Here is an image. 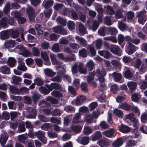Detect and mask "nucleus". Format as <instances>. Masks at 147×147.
Wrapping results in <instances>:
<instances>
[{
    "mask_svg": "<svg viewBox=\"0 0 147 147\" xmlns=\"http://www.w3.org/2000/svg\"><path fill=\"white\" fill-rule=\"evenodd\" d=\"M61 85L55 83H53L50 85H48L47 88L49 89L48 90L44 87H41L39 88V90L40 92L42 94L46 95L49 93L50 91H51L53 89H60L61 88Z\"/></svg>",
    "mask_w": 147,
    "mask_h": 147,
    "instance_id": "obj_1",
    "label": "nucleus"
},
{
    "mask_svg": "<svg viewBox=\"0 0 147 147\" xmlns=\"http://www.w3.org/2000/svg\"><path fill=\"white\" fill-rule=\"evenodd\" d=\"M95 74L98 78L100 83V86L103 87L105 86V84L104 83L105 81L104 77L106 74L105 70L102 69L101 71H100L99 69H98L96 70V73Z\"/></svg>",
    "mask_w": 147,
    "mask_h": 147,
    "instance_id": "obj_2",
    "label": "nucleus"
},
{
    "mask_svg": "<svg viewBox=\"0 0 147 147\" xmlns=\"http://www.w3.org/2000/svg\"><path fill=\"white\" fill-rule=\"evenodd\" d=\"M86 100V99L85 96L80 95L77 97L76 99L72 101L71 103L73 105H79L85 102Z\"/></svg>",
    "mask_w": 147,
    "mask_h": 147,
    "instance_id": "obj_3",
    "label": "nucleus"
},
{
    "mask_svg": "<svg viewBox=\"0 0 147 147\" xmlns=\"http://www.w3.org/2000/svg\"><path fill=\"white\" fill-rule=\"evenodd\" d=\"M49 55L52 64L54 65H57L56 69H57L59 68H62V67L61 66L62 65V63L59 62L57 59L56 55L51 53Z\"/></svg>",
    "mask_w": 147,
    "mask_h": 147,
    "instance_id": "obj_4",
    "label": "nucleus"
},
{
    "mask_svg": "<svg viewBox=\"0 0 147 147\" xmlns=\"http://www.w3.org/2000/svg\"><path fill=\"white\" fill-rule=\"evenodd\" d=\"M17 48L19 49L21 52L19 54L22 55L25 57L31 56L32 53L29 51L25 49L21 45H18L17 47Z\"/></svg>",
    "mask_w": 147,
    "mask_h": 147,
    "instance_id": "obj_5",
    "label": "nucleus"
},
{
    "mask_svg": "<svg viewBox=\"0 0 147 147\" xmlns=\"http://www.w3.org/2000/svg\"><path fill=\"white\" fill-rule=\"evenodd\" d=\"M103 135L109 138L115 137L117 134L116 131L113 129H111L109 130L105 131L102 132Z\"/></svg>",
    "mask_w": 147,
    "mask_h": 147,
    "instance_id": "obj_6",
    "label": "nucleus"
},
{
    "mask_svg": "<svg viewBox=\"0 0 147 147\" xmlns=\"http://www.w3.org/2000/svg\"><path fill=\"white\" fill-rule=\"evenodd\" d=\"M146 13V11H144L141 12L137 15V17L138 18V22L139 23L144 24L146 22L147 18L145 15Z\"/></svg>",
    "mask_w": 147,
    "mask_h": 147,
    "instance_id": "obj_7",
    "label": "nucleus"
},
{
    "mask_svg": "<svg viewBox=\"0 0 147 147\" xmlns=\"http://www.w3.org/2000/svg\"><path fill=\"white\" fill-rule=\"evenodd\" d=\"M126 118L130 120L133 122V125L135 129L137 128L138 125L137 120L134 118V115L133 113H129L125 115Z\"/></svg>",
    "mask_w": 147,
    "mask_h": 147,
    "instance_id": "obj_8",
    "label": "nucleus"
},
{
    "mask_svg": "<svg viewBox=\"0 0 147 147\" xmlns=\"http://www.w3.org/2000/svg\"><path fill=\"white\" fill-rule=\"evenodd\" d=\"M138 49V47L131 43L129 44L126 50L127 53L129 55H131L134 53Z\"/></svg>",
    "mask_w": 147,
    "mask_h": 147,
    "instance_id": "obj_9",
    "label": "nucleus"
},
{
    "mask_svg": "<svg viewBox=\"0 0 147 147\" xmlns=\"http://www.w3.org/2000/svg\"><path fill=\"white\" fill-rule=\"evenodd\" d=\"M30 21L33 22L35 20V14L34 9L31 7H29L27 11Z\"/></svg>",
    "mask_w": 147,
    "mask_h": 147,
    "instance_id": "obj_10",
    "label": "nucleus"
},
{
    "mask_svg": "<svg viewBox=\"0 0 147 147\" xmlns=\"http://www.w3.org/2000/svg\"><path fill=\"white\" fill-rule=\"evenodd\" d=\"M66 71L64 70L62 71L59 70L57 73V76L52 78V80L55 81L59 82L61 80V78L64 76Z\"/></svg>",
    "mask_w": 147,
    "mask_h": 147,
    "instance_id": "obj_11",
    "label": "nucleus"
},
{
    "mask_svg": "<svg viewBox=\"0 0 147 147\" xmlns=\"http://www.w3.org/2000/svg\"><path fill=\"white\" fill-rule=\"evenodd\" d=\"M94 72L92 74L90 73L87 78V81L88 82L91 84L93 86H96V82L94 81Z\"/></svg>",
    "mask_w": 147,
    "mask_h": 147,
    "instance_id": "obj_12",
    "label": "nucleus"
},
{
    "mask_svg": "<svg viewBox=\"0 0 147 147\" xmlns=\"http://www.w3.org/2000/svg\"><path fill=\"white\" fill-rule=\"evenodd\" d=\"M41 57L45 61V64L47 65H50L51 62L49 60V58L47 53L44 51H42L41 52Z\"/></svg>",
    "mask_w": 147,
    "mask_h": 147,
    "instance_id": "obj_13",
    "label": "nucleus"
},
{
    "mask_svg": "<svg viewBox=\"0 0 147 147\" xmlns=\"http://www.w3.org/2000/svg\"><path fill=\"white\" fill-rule=\"evenodd\" d=\"M127 86L130 89V92L132 93L136 89L137 84V83L133 81H130L127 83Z\"/></svg>",
    "mask_w": 147,
    "mask_h": 147,
    "instance_id": "obj_14",
    "label": "nucleus"
},
{
    "mask_svg": "<svg viewBox=\"0 0 147 147\" xmlns=\"http://www.w3.org/2000/svg\"><path fill=\"white\" fill-rule=\"evenodd\" d=\"M84 121L89 124L95 123L96 122L95 120H94L92 116L89 115H85L84 117Z\"/></svg>",
    "mask_w": 147,
    "mask_h": 147,
    "instance_id": "obj_15",
    "label": "nucleus"
},
{
    "mask_svg": "<svg viewBox=\"0 0 147 147\" xmlns=\"http://www.w3.org/2000/svg\"><path fill=\"white\" fill-rule=\"evenodd\" d=\"M118 129L120 131L125 133L128 132L130 130V129L129 127L124 125H119L118 127Z\"/></svg>",
    "mask_w": 147,
    "mask_h": 147,
    "instance_id": "obj_16",
    "label": "nucleus"
},
{
    "mask_svg": "<svg viewBox=\"0 0 147 147\" xmlns=\"http://www.w3.org/2000/svg\"><path fill=\"white\" fill-rule=\"evenodd\" d=\"M112 75L115 81L119 82L121 81V83L123 82L124 80H122V77L120 74L115 72L112 74Z\"/></svg>",
    "mask_w": 147,
    "mask_h": 147,
    "instance_id": "obj_17",
    "label": "nucleus"
},
{
    "mask_svg": "<svg viewBox=\"0 0 147 147\" xmlns=\"http://www.w3.org/2000/svg\"><path fill=\"white\" fill-rule=\"evenodd\" d=\"M16 45L15 42L14 41L9 40L5 41L4 43V46L6 48L9 47H13Z\"/></svg>",
    "mask_w": 147,
    "mask_h": 147,
    "instance_id": "obj_18",
    "label": "nucleus"
},
{
    "mask_svg": "<svg viewBox=\"0 0 147 147\" xmlns=\"http://www.w3.org/2000/svg\"><path fill=\"white\" fill-rule=\"evenodd\" d=\"M8 139V136L6 134H1L0 138V143L1 146H3Z\"/></svg>",
    "mask_w": 147,
    "mask_h": 147,
    "instance_id": "obj_19",
    "label": "nucleus"
},
{
    "mask_svg": "<svg viewBox=\"0 0 147 147\" xmlns=\"http://www.w3.org/2000/svg\"><path fill=\"white\" fill-rule=\"evenodd\" d=\"M110 51L113 53L119 55L120 49L119 47L117 45H114L110 48Z\"/></svg>",
    "mask_w": 147,
    "mask_h": 147,
    "instance_id": "obj_20",
    "label": "nucleus"
},
{
    "mask_svg": "<svg viewBox=\"0 0 147 147\" xmlns=\"http://www.w3.org/2000/svg\"><path fill=\"white\" fill-rule=\"evenodd\" d=\"M102 136L101 132L99 131H97L92 136V140L94 141H96L101 138Z\"/></svg>",
    "mask_w": 147,
    "mask_h": 147,
    "instance_id": "obj_21",
    "label": "nucleus"
},
{
    "mask_svg": "<svg viewBox=\"0 0 147 147\" xmlns=\"http://www.w3.org/2000/svg\"><path fill=\"white\" fill-rule=\"evenodd\" d=\"M9 90L11 92L15 94H20L21 92L20 89L14 86H11L9 87Z\"/></svg>",
    "mask_w": 147,
    "mask_h": 147,
    "instance_id": "obj_22",
    "label": "nucleus"
},
{
    "mask_svg": "<svg viewBox=\"0 0 147 147\" xmlns=\"http://www.w3.org/2000/svg\"><path fill=\"white\" fill-rule=\"evenodd\" d=\"M75 38L83 46H85L87 45L86 41L84 38L77 36L75 37Z\"/></svg>",
    "mask_w": 147,
    "mask_h": 147,
    "instance_id": "obj_23",
    "label": "nucleus"
},
{
    "mask_svg": "<svg viewBox=\"0 0 147 147\" xmlns=\"http://www.w3.org/2000/svg\"><path fill=\"white\" fill-rule=\"evenodd\" d=\"M123 144V141L122 139L121 138H119L114 141L112 146L114 147H119L121 146Z\"/></svg>",
    "mask_w": 147,
    "mask_h": 147,
    "instance_id": "obj_24",
    "label": "nucleus"
},
{
    "mask_svg": "<svg viewBox=\"0 0 147 147\" xmlns=\"http://www.w3.org/2000/svg\"><path fill=\"white\" fill-rule=\"evenodd\" d=\"M98 144L101 147H107L109 144L107 139L99 140Z\"/></svg>",
    "mask_w": 147,
    "mask_h": 147,
    "instance_id": "obj_25",
    "label": "nucleus"
},
{
    "mask_svg": "<svg viewBox=\"0 0 147 147\" xmlns=\"http://www.w3.org/2000/svg\"><path fill=\"white\" fill-rule=\"evenodd\" d=\"M18 70L23 71H25L27 70L26 67L25 65V63L22 61H19V65L17 67Z\"/></svg>",
    "mask_w": 147,
    "mask_h": 147,
    "instance_id": "obj_26",
    "label": "nucleus"
},
{
    "mask_svg": "<svg viewBox=\"0 0 147 147\" xmlns=\"http://www.w3.org/2000/svg\"><path fill=\"white\" fill-rule=\"evenodd\" d=\"M79 31L80 34L82 35H83L87 33L86 29L84 26L81 24H80L78 26Z\"/></svg>",
    "mask_w": 147,
    "mask_h": 147,
    "instance_id": "obj_27",
    "label": "nucleus"
},
{
    "mask_svg": "<svg viewBox=\"0 0 147 147\" xmlns=\"http://www.w3.org/2000/svg\"><path fill=\"white\" fill-rule=\"evenodd\" d=\"M98 53L100 56H103L106 59H108L110 56L109 52L106 51H99Z\"/></svg>",
    "mask_w": 147,
    "mask_h": 147,
    "instance_id": "obj_28",
    "label": "nucleus"
},
{
    "mask_svg": "<svg viewBox=\"0 0 147 147\" xmlns=\"http://www.w3.org/2000/svg\"><path fill=\"white\" fill-rule=\"evenodd\" d=\"M45 74L47 76L52 77L55 76L56 72H53L52 70L49 68H47L44 70Z\"/></svg>",
    "mask_w": 147,
    "mask_h": 147,
    "instance_id": "obj_29",
    "label": "nucleus"
},
{
    "mask_svg": "<svg viewBox=\"0 0 147 147\" xmlns=\"http://www.w3.org/2000/svg\"><path fill=\"white\" fill-rule=\"evenodd\" d=\"M56 22L63 26H66V20L62 18L60 16H58L56 19Z\"/></svg>",
    "mask_w": 147,
    "mask_h": 147,
    "instance_id": "obj_30",
    "label": "nucleus"
},
{
    "mask_svg": "<svg viewBox=\"0 0 147 147\" xmlns=\"http://www.w3.org/2000/svg\"><path fill=\"white\" fill-rule=\"evenodd\" d=\"M71 128L74 131L78 133L81 131L82 129V126L79 125H74L71 127Z\"/></svg>",
    "mask_w": 147,
    "mask_h": 147,
    "instance_id": "obj_31",
    "label": "nucleus"
},
{
    "mask_svg": "<svg viewBox=\"0 0 147 147\" xmlns=\"http://www.w3.org/2000/svg\"><path fill=\"white\" fill-rule=\"evenodd\" d=\"M114 113L118 117L122 118L123 115V112L121 110L115 108L113 110Z\"/></svg>",
    "mask_w": 147,
    "mask_h": 147,
    "instance_id": "obj_32",
    "label": "nucleus"
},
{
    "mask_svg": "<svg viewBox=\"0 0 147 147\" xmlns=\"http://www.w3.org/2000/svg\"><path fill=\"white\" fill-rule=\"evenodd\" d=\"M8 23V20L5 17L2 18L0 20L1 26L4 28L6 27L7 24Z\"/></svg>",
    "mask_w": 147,
    "mask_h": 147,
    "instance_id": "obj_33",
    "label": "nucleus"
},
{
    "mask_svg": "<svg viewBox=\"0 0 147 147\" xmlns=\"http://www.w3.org/2000/svg\"><path fill=\"white\" fill-rule=\"evenodd\" d=\"M103 21L104 23L108 26H111L113 24L111 19L110 17L108 16H106L104 18Z\"/></svg>",
    "mask_w": 147,
    "mask_h": 147,
    "instance_id": "obj_34",
    "label": "nucleus"
},
{
    "mask_svg": "<svg viewBox=\"0 0 147 147\" xmlns=\"http://www.w3.org/2000/svg\"><path fill=\"white\" fill-rule=\"evenodd\" d=\"M95 7V9L99 13H102L103 12L104 10L102 8V6L100 4L97 3H94V5Z\"/></svg>",
    "mask_w": 147,
    "mask_h": 147,
    "instance_id": "obj_35",
    "label": "nucleus"
},
{
    "mask_svg": "<svg viewBox=\"0 0 147 147\" xmlns=\"http://www.w3.org/2000/svg\"><path fill=\"white\" fill-rule=\"evenodd\" d=\"M118 107L127 110L131 109V107L125 102L119 104Z\"/></svg>",
    "mask_w": 147,
    "mask_h": 147,
    "instance_id": "obj_36",
    "label": "nucleus"
},
{
    "mask_svg": "<svg viewBox=\"0 0 147 147\" xmlns=\"http://www.w3.org/2000/svg\"><path fill=\"white\" fill-rule=\"evenodd\" d=\"M11 9L10 4L9 2L6 3L3 8V11L4 13L7 14L8 13Z\"/></svg>",
    "mask_w": 147,
    "mask_h": 147,
    "instance_id": "obj_37",
    "label": "nucleus"
},
{
    "mask_svg": "<svg viewBox=\"0 0 147 147\" xmlns=\"http://www.w3.org/2000/svg\"><path fill=\"white\" fill-rule=\"evenodd\" d=\"M0 70L3 74H8L10 73L9 69L5 66H3L0 68Z\"/></svg>",
    "mask_w": 147,
    "mask_h": 147,
    "instance_id": "obj_38",
    "label": "nucleus"
},
{
    "mask_svg": "<svg viewBox=\"0 0 147 147\" xmlns=\"http://www.w3.org/2000/svg\"><path fill=\"white\" fill-rule=\"evenodd\" d=\"M96 43V47L97 49H100L102 46V40L100 39H98L93 42V43Z\"/></svg>",
    "mask_w": 147,
    "mask_h": 147,
    "instance_id": "obj_39",
    "label": "nucleus"
},
{
    "mask_svg": "<svg viewBox=\"0 0 147 147\" xmlns=\"http://www.w3.org/2000/svg\"><path fill=\"white\" fill-rule=\"evenodd\" d=\"M105 7L106 8V12L107 14L112 15L114 13V11L111 6L108 5Z\"/></svg>",
    "mask_w": 147,
    "mask_h": 147,
    "instance_id": "obj_40",
    "label": "nucleus"
},
{
    "mask_svg": "<svg viewBox=\"0 0 147 147\" xmlns=\"http://www.w3.org/2000/svg\"><path fill=\"white\" fill-rule=\"evenodd\" d=\"M81 117V114L80 113H77L75 114L73 119V122L74 123H78L79 122L78 120L80 119Z\"/></svg>",
    "mask_w": 147,
    "mask_h": 147,
    "instance_id": "obj_41",
    "label": "nucleus"
},
{
    "mask_svg": "<svg viewBox=\"0 0 147 147\" xmlns=\"http://www.w3.org/2000/svg\"><path fill=\"white\" fill-rule=\"evenodd\" d=\"M141 122L143 123H147V113L145 112L143 113L141 117Z\"/></svg>",
    "mask_w": 147,
    "mask_h": 147,
    "instance_id": "obj_42",
    "label": "nucleus"
},
{
    "mask_svg": "<svg viewBox=\"0 0 147 147\" xmlns=\"http://www.w3.org/2000/svg\"><path fill=\"white\" fill-rule=\"evenodd\" d=\"M16 63V60L14 58L9 57L7 61L8 64L11 67H13Z\"/></svg>",
    "mask_w": 147,
    "mask_h": 147,
    "instance_id": "obj_43",
    "label": "nucleus"
},
{
    "mask_svg": "<svg viewBox=\"0 0 147 147\" xmlns=\"http://www.w3.org/2000/svg\"><path fill=\"white\" fill-rule=\"evenodd\" d=\"M32 54L35 56L38 57L40 54V51L39 50L35 47L32 48Z\"/></svg>",
    "mask_w": 147,
    "mask_h": 147,
    "instance_id": "obj_44",
    "label": "nucleus"
},
{
    "mask_svg": "<svg viewBox=\"0 0 147 147\" xmlns=\"http://www.w3.org/2000/svg\"><path fill=\"white\" fill-rule=\"evenodd\" d=\"M34 81L35 84L38 86H41L44 84V81L40 78H37L34 79Z\"/></svg>",
    "mask_w": 147,
    "mask_h": 147,
    "instance_id": "obj_45",
    "label": "nucleus"
},
{
    "mask_svg": "<svg viewBox=\"0 0 147 147\" xmlns=\"http://www.w3.org/2000/svg\"><path fill=\"white\" fill-rule=\"evenodd\" d=\"M44 3L45 4V7L46 8H47L49 7L52 6L53 3V0H45L44 1Z\"/></svg>",
    "mask_w": 147,
    "mask_h": 147,
    "instance_id": "obj_46",
    "label": "nucleus"
},
{
    "mask_svg": "<svg viewBox=\"0 0 147 147\" xmlns=\"http://www.w3.org/2000/svg\"><path fill=\"white\" fill-rule=\"evenodd\" d=\"M86 66L91 70L94 66V63L92 60H90L86 64Z\"/></svg>",
    "mask_w": 147,
    "mask_h": 147,
    "instance_id": "obj_47",
    "label": "nucleus"
},
{
    "mask_svg": "<svg viewBox=\"0 0 147 147\" xmlns=\"http://www.w3.org/2000/svg\"><path fill=\"white\" fill-rule=\"evenodd\" d=\"M92 131V129L90 127L88 126L85 127L84 129V132L85 135L89 134Z\"/></svg>",
    "mask_w": 147,
    "mask_h": 147,
    "instance_id": "obj_48",
    "label": "nucleus"
},
{
    "mask_svg": "<svg viewBox=\"0 0 147 147\" xmlns=\"http://www.w3.org/2000/svg\"><path fill=\"white\" fill-rule=\"evenodd\" d=\"M141 97L140 95L139 94H132L131 96L132 100L135 102L138 101L139 98Z\"/></svg>",
    "mask_w": 147,
    "mask_h": 147,
    "instance_id": "obj_49",
    "label": "nucleus"
},
{
    "mask_svg": "<svg viewBox=\"0 0 147 147\" xmlns=\"http://www.w3.org/2000/svg\"><path fill=\"white\" fill-rule=\"evenodd\" d=\"M79 55L83 57H86L87 56V53L86 49H83L79 51Z\"/></svg>",
    "mask_w": 147,
    "mask_h": 147,
    "instance_id": "obj_50",
    "label": "nucleus"
},
{
    "mask_svg": "<svg viewBox=\"0 0 147 147\" xmlns=\"http://www.w3.org/2000/svg\"><path fill=\"white\" fill-rule=\"evenodd\" d=\"M67 26L70 30H72L75 29V24L72 21H69L67 23Z\"/></svg>",
    "mask_w": 147,
    "mask_h": 147,
    "instance_id": "obj_51",
    "label": "nucleus"
},
{
    "mask_svg": "<svg viewBox=\"0 0 147 147\" xmlns=\"http://www.w3.org/2000/svg\"><path fill=\"white\" fill-rule=\"evenodd\" d=\"M106 28L105 27H100L98 30V33L100 36H104L106 34Z\"/></svg>",
    "mask_w": 147,
    "mask_h": 147,
    "instance_id": "obj_52",
    "label": "nucleus"
},
{
    "mask_svg": "<svg viewBox=\"0 0 147 147\" xmlns=\"http://www.w3.org/2000/svg\"><path fill=\"white\" fill-rule=\"evenodd\" d=\"M13 83L14 84H17L18 83L21 82L22 78L20 77H18L16 76H14L12 77Z\"/></svg>",
    "mask_w": 147,
    "mask_h": 147,
    "instance_id": "obj_53",
    "label": "nucleus"
},
{
    "mask_svg": "<svg viewBox=\"0 0 147 147\" xmlns=\"http://www.w3.org/2000/svg\"><path fill=\"white\" fill-rule=\"evenodd\" d=\"M52 49L53 51L55 52H60L59 45L57 43H55L53 46Z\"/></svg>",
    "mask_w": 147,
    "mask_h": 147,
    "instance_id": "obj_54",
    "label": "nucleus"
},
{
    "mask_svg": "<svg viewBox=\"0 0 147 147\" xmlns=\"http://www.w3.org/2000/svg\"><path fill=\"white\" fill-rule=\"evenodd\" d=\"M51 94L53 96L56 97H60L62 96V94L57 91H54Z\"/></svg>",
    "mask_w": 147,
    "mask_h": 147,
    "instance_id": "obj_55",
    "label": "nucleus"
},
{
    "mask_svg": "<svg viewBox=\"0 0 147 147\" xmlns=\"http://www.w3.org/2000/svg\"><path fill=\"white\" fill-rule=\"evenodd\" d=\"M142 64V61L139 59H137L136 61L135 62L134 64L133 65L135 68L138 69Z\"/></svg>",
    "mask_w": 147,
    "mask_h": 147,
    "instance_id": "obj_56",
    "label": "nucleus"
},
{
    "mask_svg": "<svg viewBox=\"0 0 147 147\" xmlns=\"http://www.w3.org/2000/svg\"><path fill=\"white\" fill-rule=\"evenodd\" d=\"M118 27L122 31H123L126 28L125 25L121 21H119L118 23Z\"/></svg>",
    "mask_w": 147,
    "mask_h": 147,
    "instance_id": "obj_57",
    "label": "nucleus"
},
{
    "mask_svg": "<svg viewBox=\"0 0 147 147\" xmlns=\"http://www.w3.org/2000/svg\"><path fill=\"white\" fill-rule=\"evenodd\" d=\"M18 140L24 143L27 141V138L24 135H21L18 136Z\"/></svg>",
    "mask_w": 147,
    "mask_h": 147,
    "instance_id": "obj_58",
    "label": "nucleus"
},
{
    "mask_svg": "<svg viewBox=\"0 0 147 147\" xmlns=\"http://www.w3.org/2000/svg\"><path fill=\"white\" fill-rule=\"evenodd\" d=\"M123 15L122 11L120 10H117L115 13V16L117 18H119L123 17Z\"/></svg>",
    "mask_w": 147,
    "mask_h": 147,
    "instance_id": "obj_59",
    "label": "nucleus"
},
{
    "mask_svg": "<svg viewBox=\"0 0 147 147\" xmlns=\"http://www.w3.org/2000/svg\"><path fill=\"white\" fill-rule=\"evenodd\" d=\"M36 134L39 140L45 137V133L42 131H38L36 133Z\"/></svg>",
    "mask_w": 147,
    "mask_h": 147,
    "instance_id": "obj_60",
    "label": "nucleus"
},
{
    "mask_svg": "<svg viewBox=\"0 0 147 147\" xmlns=\"http://www.w3.org/2000/svg\"><path fill=\"white\" fill-rule=\"evenodd\" d=\"M139 69V70L142 73H144L147 70V66L145 65H144L143 63H142Z\"/></svg>",
    "mask_w": 147,
    "mask_h": 147,
    "instance_id": "obj_61",
    "label": "nucleus"
},
{
    "mask_svg": "<svg viewBox=\"0 0 147 147\" xmlns=\"http://www.w3.org/2000/svg\"><path fill=\"white\" fill-rule=\"evenodd\" d=\"M89 139L88 137L83 138L81 140L80 143L82 144L86 145L88 143Z\"/></svg>",
    "mask_w": 147,
    "mask_h": 147,
    "instance_id": "obj_62",
    "label": "nucleus"
},
{
    "mask_svg": "<svg viewBox=\"0 0 147 147\" xmlns=\"http://www.w3.org/2000/svg\"><path fill=\"white\" fill-rule=\"evenodd\" d=\"M71 138V135L70 134H65L62 137V140L64 141L68 140Z\"/></svg>",
    "mask_w": 147,
    "mask_h": 147,
    "instance_id": "obj_63",
    "label": "nucleus"
},
{
    "mask_svg": "<svg viewBox=\"0 0 147 147\" xmlns=\"http://www.w3.org/2000/svg\"><path fill=\"white\" fill-rule=\"evenodd\" d=\"M109 31L112 35H114L117 33V29L114 27H109L108 28Z\"/></svg>",
    "mask_w": 147,
    "mask_h": 147,
    "instance_id": "obj_64",
    "label": "nucleus"
}]
</instances>
